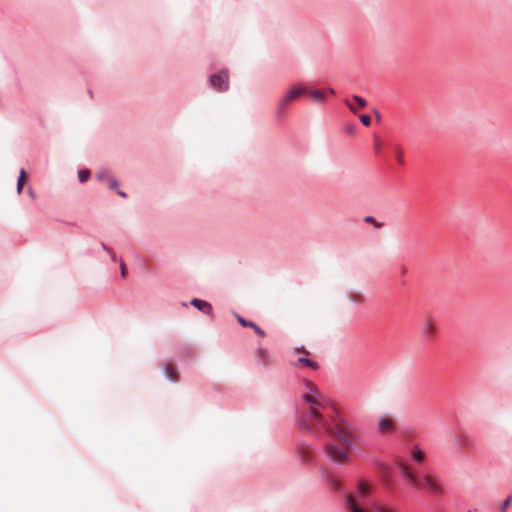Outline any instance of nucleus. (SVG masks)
Wrapping results in <instances>:
<instances>
[{
	"label": "nucleus",
	"instance_id": "obj_1",
	"mask_svg": "<svg viewBox=\"0 0 512 512\" xmlns=\"http://www.w3.org/2000/svg\"><path fill=\"white\" fill-rule=\"evenodd\" d=\"M304 388L302 399L308 406L300 407L298 410V424L301 431L325 440L323 453L330 463L347 464L350 460L349 451L355 448L348 433L345 429L328 422L323 413L328 402L318 393L316 386L306 380Z\"/></svg>",
	"mask_w": 512,
	"mask_h": 512
},
{
	"label": "nucleus",
	"instance_id": "obj_2",
	"mask_svg": "<svg viewBox=\"0 0 512 512\" xmlns=\"http://www.w3.org/2000/svg\"><path fill=\"white\" fill-rule=\"evenodd\" d=\"M370 487L359 481L352 494H345L344 500L348 512H396L393 507L381 506L370 497Z\"/></svg>",
	"mask_w": 512,
	"mask_h": 512
},
{
	"label": "nucleus",
	"instance_id": "obj_3",
	"mask_svg": "<svg viewBox=\"0 0 512 512\" xmlns=\"http://www.w3.org/2000/svg\"><path fill=\"white\" fill-rule=\"evenodd\" d=\"M401 473L408 484L414 488H425L433 494H439L441 492L440 487L435 484L427 475L418 477L413 474L406 466L401 467Z\"/></svg>",
	"mask_w": 512,
	"mask_h": 512
},
{
	"label": "nucleus",
	"instance_id": "obj_4",
	"mask_svg": "<svg viewBox=\"0 0 512 512\" xmlns=\"http://www.w3.org/2000/svg\"><path fill=\"white\" fill-rule=\"evenodd\" d=\"M208 81L213 90L217 92H227L229 90V73L226 69H221L208 77Z\"/></svg>",
	"mask_w": 512,
	"mask_h": 512
},
{
	"label": "nucleus",
	"instance_id": "obj_5",
	"mask_svg": "<svg viewBox=\"0 0 512 512\" xmlns=\"http://www.w3.org/2000/svg\"><path fill=\"white\" fill-rule=\"evenodd\" d=\"M305 89L301 86L293 87L289 92H287L279 101L277 105V116L280 117L284 114L286 107L295 99L305 94Z\"/></svg>",
	"mask_w": 512,
	"mask_h": 512
},
{
	"label": "nucleus",
	"instance_id": "obj_6",
	"mask_svg": "<svg viewBox=\"0 0 512 512\" xmlns=\"http://www.w3.org/2000/svg\"><path fill=\"white\" fill-rule=\"evenodd\" d=\"M452 442L458 452H461L464 448H472L475 446V439L465 430H459V432L454 433L452 435Z\"/></svg>",
	"mask_w": 512,
	"mask_h": 512
},
{
	"label": "nucleus",
	"instance_id": "obj_7",
	"mask_svg": "<svg viewBox=\"0 0 512 512\" xmlns=\"http://www.w3.org/2000/svg\"><path fill=\"white\" fill-rule=\"evenodd\" d=\"M316 449L313 444L309 442H300L297 446V453L299 458L307 463H310L313 461V455L315 453Z\"/></svg>",
	"mask_w": 512,
	"mask_h": 512
},
{
	"label": "nucleus",
	"instance_id": "obj_8",
	"mask_svg": "<svg viewBox=\"0 0 512 512\" xmlns=\"http://www.w3.org/2000/svg\"><path fill=\"white\" fill-rule=\"evenodd\" d=\"M190 304L193 307H195L197 310L203 312L206 315H211L212 314V311H213L212 305L209 302L205 301V300H202V299H199V298H193L190 301Z\"/></svg>",
	"mask_w": 512,
	"mask_h": 512
},
{
	"label": "nucleus",
	"instance_id": "obj_9",
	"mask_svg": "<svg viewBox=\"0 0 512 512\" xmlns=\"http://www.w3.org/2000/svg\"><path fill=\"white\" fill-rule=\"evenodd\" d=\"M235 316H236L238 323L242 327H249V329H253L257 335H259L261 337L265 336L264 330L262 328H260L255 322L247 320L238 314H235Z\"/></svg>",
	"mask_w": 512,
	"mask_h": 512
},
{
	"label": "nucleus",
	"instance_id": "obj_10",
	"mask_svg": "<svg viewBox=\"0 0 512 512\" xmlns=\"http://www.w3.org/2000/svg\"><path fill=\"white\" fill-rule=\"evenodd\" d=\"M435 331V326L431 323L429 318L425 317L420 325V333L422 337L427 341L435 333Z\"/></svg>",
	"mask_w": 512,
	"mask_h": 512
},
{
	"label": "nucleus",
	"instance_id": "obj_11",
	"mask_svg": "<svg viewBox=\"0 0 512 512\" xmlns=\"http://www.w3.org/2000/svg\"><path fill=\"white\" fill-rule=\"evenodd\" d=\"M395 426V421L386 416L381 415L378 419L377 428L381 432L392 431Z\"/></svg>",
	"mask_w": 512,
	"mask_h": 512
},
{
	"label": "nucleus",
	"instance_id": "obj_12",
	"mask_svg": "<svg viewBox=\"0 0 512 512\" xmlns=\"http://www.w3.org/2000/svg\"><path fill=\"white\" fill-rule=\"evenodd\" d=\"M162 368H163V375L168 381H170L172 383L177 382V372L171 365L163 364Z\"/></svg>",
	"mask_w": 512,
	"mask_h": 512
},
{
	"label": "nucleus",
	"instance_id": "obj_13",
	"mask_svg": "<svg viewBox=\"0 0 512 512\" xmlns=\"http://www.w3.org/2000/svg\"><path fill=\"white\" fill-rule=\"evenodd\" d=\"M296 365H299L300 367H309L313 370H316L319 368V364L307 357H299L297 359Z\"/></svg>",
	"mask_w": 512,
	"mask_h": 512
},
{
	"label": "nucleus",
	"instance_id": "obj_14",
	"mask_svg": "<svg viewBox=\"0 0 512 512\" xmlns=\"http://www.w3.org/2000/svg\"><path fill=\"white\" fill-rule=\"evenodd\" d=\"M255 357L259 364L265 366L266 361L269 358V354L265 348H258L255 352Z\"/></svg>",
	"mask_w": 512,
	"mask_h": 512
},
{
	"label": "nucleus",
	"instance_id": "obj_15",
	"mask_svg": "<svg viewBox=\"0 0 512 512\" xmlns=\"http://www.w3.org/2000/svg\"><path fill=\"white\" fill-rule=\"evenodd\" d=\"M112 176H113V174H112L111 170L108 168H101L96 173V179L99 182L108 181L110 179V177H112Z\"/></svg>",
	"mask_w": 512,
	"mask_h": 512
},
{
	"label": "nucleus",
	"instance_id": "obj_16",
	"mask_svg": "<svg viewBox=\"0 0 512 512\" xmlns=\"http://www.w3.org/2000/svg\"><path fill=\"white\" fill-rule=\"evenodd\" d=\"M424 458V454L421 449L418 447H414L412 451V460L417 463L421 464Z\"/></svg>",
	"mask_w": 512,
	"mask_h": 512
},
{
	"label": "nucleus",
	"instance_id": "obj_17",
	"mask_svg": "<svg viewBox=\"0 0 512 512\" xmlns=\"http://www.w3.org/2000/svg\"><path fill=\"white\" fill-rule=\"evenodd\" d=\"M77 175H78L79 182L84 183L90 178L91 173H90L89 169H81L78 171Z\"/></svg>",
	"mask_w": 512,
	"mask_h": 512
},
{
	"label": "nucleus",
	"instance_id": "obj_18",
	"mask_svg": "<svg viewBox=\"0 0 512 512\" xmlns=\"http://www.w3.org/2000/svg\"><path fill=\"white\" fill-rule=\"evenodd\" d=\"M25 177H26L25 171H24V169H21L19 176H18V180H17V193L18 194H20L22 192V187H23V183L25 181Z\"/></svg>",
	"mask_w": 512,
	"mask_h": 512
},
{
	"label": "nucleus",
	"instance_id": "obj_19",
	"mask_svg": "<svg viewBox=\"0 0 512 512\" xmlns=\"http://www.w3.org/2000/svg\"><path fill=\"white\" fill-rule=\"evenodd\" d=\"M330 487L332 489H334L335 491H341L342 490V485L340 484V482L335 479V478H332V477H328L327 479Z\"/></svg>",
	"mask_w": 512,
	"mask_h": 512
},
{
	"label": "nucleus",
	"instance_id": "obj_20",
	"mask_svg": "<svg viewBox=\"0 0 512 512\" xmlns=\"http://www.w3.org/2000/svg\"><path fill=\"white\" fill-rule=\"evenodd\" d=\"M107 183L110 190L116 191L119 187V181L114 175L110 177Z\"/></svg>",
	"mask_w": 512,
	"mask_h": 512
},
{
	"label": "nucleus",
	"instance_id": "obj_21",
	"mask_svg": "<svg viewBox=\"0 0 512 512\" xmlns=\"http://www.w3.org/2000/svg\"><path fill=\"white\" fill-rule=\"evenodd\" d=\"M363 221L368 224H373L377 228L383 226V222H378L373 216H365Z\"/></svg>",
	"mask_w": 512,
	"mask_h": 512
},
{
	"label": "nucleus",
	"instance_id": "obj_22",
	"mask_svg": "<svg viewBox=\"0 0 512 512\" xmlns=\"http://www.w3.org/2000/svg\"><path fill=\"white\" fill-rule=\"evenodd\" d=\"M311 96L315 100L320 101V102L324 101V99H325L324 93L322 91H320V90H313L311 92Z\"/></svg>",
	"mask_w": 512,
	"mask_h": 512
},
{
	"label": "nucleus",
	"instance_id": "obj_23",
	"mask_svg": "<svg viewBox=\"0 0 512 512\" xmlns=\"http://www.w3.org/2000/svg\"><path fill=\"white\" fill-rule=\"evenodd\" d=\"M361 123L364 125V126H369L370 123H371V118L369 115L367 114H363L359 117Z\"/></svg>",
	"mask_w": 512,
	"mask_h": 512
},
{
	"label": "nucleus",
	"instance_id": "obj_24",
	"mask_svg": "<svg viewBox=\"0 0 512 512\" xmlns=\"http://www.w3.org/2000/svg\"><path fill=\"white\" fill-rule=\"evenodd\" d=\"M353 99L357 102V104L360 106V107H365L367 102L366 100L361 97V96H358V95H354L353 96Z\"/></svg>",
	"mask_w": 512,
	"mask_h": 512
},
{
	"label": "nucleus",
	"instance_id": "obj_25",
	"mask_svg": "<svg viewBox=\"0 0 512 512\" xmlns=\"http://www.w3.org/2000/svg\"><path fill=\"white\" fill-rule=\"evenodd\" d=\"M511 500H512V497H511V496H509L508 498H506V499L503 501V503H502V504H501V506H500V510H501L502 512H506V510H507V508H508V506H509V504H510Z\"/></svg>",
	"mask_w": 512,
	"mask_h": 512
},
{
	"label": "nucleus",
	"instance_id": "obj_26",
	"mask_svg": "<svg viewBox=\"0 0 512 512\" xmlns=\"http://www.w3.org/2000/svg\"><path fill=\"white\" fill-rule=\"evenodd\" d=\"M347 298L349 299V301L355 304H359L361 302L360 296L357 295L347 293Z\"/></svg>",
	"mask_w": 512,
	"mask_h": 512
},
{
	"label": "nucleus",
	"instance_id": "obj_27",
	"mask_svg": "<svg viewBox=\"0 0 512 512\" xmlns=\"http://www.w3.org/2000/svg\"><path fill=\"white\" fill-rule=\"evenodd\" d=\"M355 129H356V124H351V125H348V126L345 127V132L347 134L352 135V134H354Z\"/></svg>",
	"mask_w": 512,
	"mask_h": 512
},
{
	"label": "nucleus",
	"instance_id": "obj_28",
	"mask_svg": "<svg viewBox=\"0 0 512 512\" xmlns=\"http://www.w3.org/2000/svg\"><path fill=\"white\" fill-rule=\"evenodd\" d=\"M121 276L124 278L126 275V265L123 260L120 261Z\"/></svg>",
	"mask_w": 512,
	"mask_h": 512
},
{
	"label": "nucleus",
	"instance_id": "obj_29",
	"mask_svg": "<svg viewBox=\"0 0 512 512\" xmlns=\"http://www.w3.org/2000/svg\"><path fill=\"white\" fill-rule=\"evenodd\" d=\"M116 192L121 198H127V193L125 191L117 189Z\"/></svg>",
	"mask_w": 512,
	"mask_h": 512
},
{
	"label": "nucleus",
	"instance_id": "obj_30",
	"mask_svg": "<svg viewBox=\"0 0 512 512\" xmlns=\"http://www.w3.org/2000/svg\"><path fill=\"white\" fill-rule=\"evenodd\" d=\"M101 247L104 251H106L108 253H110L112 251V249L109 246H107L104 242L101 243Z\"/></svg>",
	"mask_w": 512,
	"mask_h": 512
},
{
	"label": "nucleus",
	"instance_id": "obj_31",
	"mask_svg": "<svg viewBox=\"0 0 512 512\" xmlns=\"http://www.w3.org/2000/svg\"><path fill=\"white\" fill-rule=\"evenodd\" d=\"M109 254H110L111 260H112L113 262H116V261H117V257H116V255H115V253H114L113 251H111Z\"/></svg>",
	"mask_w": 512,
	"mask_h": 512
},
{
	"label": "nucleus",
	"instance_id": "obj_32",
	"mask_svg": "<svg viewBox=\"0 0 512 512\" xmlns=\"http://www.w3.org/2000/svg\"><path fill=\"white\" fill-rule=\"evenodd\" d=\"M346 104H347V106L349 107V109H350V111H351V112H353V113H354V112L356 111V110H355V108H354V107H353V106H352L348 101L346 102Z\"/></svg>",
	"mask_w": 512,
	"mask_h": 512
},
{
	"label": "nucleus",
	"instance_id": "obj_33",
	"mask_svg": "<svg viewBox=\"0 0 512 512\" xmlns=\"http://www.w3.org/2000/svg\"><path fill=\"white\" fill-rule=\"evenodd\" d=\"M397 156H398V161H399L400 163H403L402 154H401V152H400V151H398V155H397Z\"/></svg>",
	"mask_w": 512,
	"mask_h": 512
},
{
	"label": "nucleus",
	"instance_id": "obj_34",
	"mask_svg": "<svg viewBox=\"0 0 512 512\" xmlns=\"http://www.w3.org/2000/svg\"><path fill=\"white\" fill-rule=\"evenodd\" d=\"M375 116H376V119H377L378 121H380V120H381V115H380V113H379L378 111H375Z\"/></svg>",
	"mask_w": 512,
	"mask_h": 512
},
{
	"label": "nucleus",
	"instance_id": "obj_35",
	"mask_svg": "<svg viewBox=\"0 0 512 512\" xmlns=\"http://www.w3.org/2000/svg\"><path fill=\"white\" fill-rule=\"evenodd\" d=\"M380 150V145L379 144H376L375 145V151L378 152Z\"/></svg>",
	"mask_w": 512,
	"mask_h": 512
},
{
	"label": "nucleus",
	"instance_id": "obj_36",
	"mask_svg": "<svg viewBox=\"0 0 512 512\" xmlns=\"http://www.w3.org/2000/svg\"><path fill=\"white\" fill-rule=\"evenodd\" d=\"M28 192H29V194H30L32 197H34V192H33V190H32L31 188L29 189V191H28Z\"/></svg>",
	"mask_w": 512,
	"mask_h": 512
},
{
	"label": "nucleus",
	"instance_id": "obj_37",
	"mask_svg": "<svg viewBox=\"0 0 512 512\" xmlns=\"http://www.w3.org/2000/svg\"><path fill=\"white\" fill-rule=\"evenodd\" d=\"M401 272H402L403 274H404V273H406V268H405V267H402Z\"/></svg>",
	"mask_w": 512,
	"mask_h": 512
},
{
	"label": "nucleus",
	"instance_id": "obj_38",
	"mask_svg": "<svg viewBox=\"0 0 512 512\" xmlns=\"http://www.w3.org/2000/svg\"><path fill=\"white\" fill-rule=\"evenodd\" d=\"M467 512H473L472 510H468Z\"/></svg>",
	"mask_w": 512,
	"mask_h": 512
}]
</instances>
